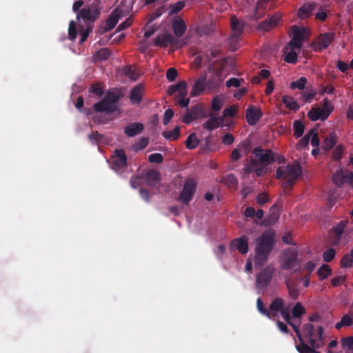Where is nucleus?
<instances>
[{
  "instance_id": "f257e3e1",
  "label": "nucleus",
  "mask_w": 353,
  "mask_h": 353,
  "mask_svg": "<svg viewBox=\"0 0 353 353\" xmlns=\"http://www.w3.org/2000/svg\"><path fill=\"white\" fill-rule=\"evenodd\" d=\"M276 243V232L273 229L265 230L254 240V265L261 268L268 261Z\"/></svg>"
},
{
  "instance_id": "f03ea898",
  "label": "nucleus",
  "mask_w": 353,
  "mask_h": 353,
  "mask_svg": "<svg viewBox=\"0 0 353 353\" xmlns=\"http://www.w3.org/2000/svg\"><path fill=\"white\" fill-rule=\"evenodd\" d=\"M103 6L101 0H90L77 14V20L82 19L85 25L93 26L101 16Z\"/></svg>"
},
{
  "instance_id": "7ed1b4c3",
  "label": "nucleus",
  "mask_w": 353,
  "mask_h": 353,
  "mask_svg": "<svg viewBox=\"0 0 353 353\" xmlns=\"http://www.w3.org/2000/svg\"><path fill=\"white\" fill-rule=\"evenodd\" d=\"M323 329L321 326H318L316 329L310 323H306L303 327V339L306 343H309L310 348L316 350L323 345L322 336Z\"/></svg>"
},
{
  "instance_id": "20e7f679",
  "label": "nucleus",
  "mask_w": 353,
  "mask_h": 353,
  "mask_svg": "<svg viewBox=\"0 0 353 353\" xmlns=\"http://www.w3.org/2000/svg\"><path fill=\"white\" fill-rule=\"evenodd\" d=\"M274 268L268 266L263 268L256 275L255 288L259 294L263 293L271 283Z\"/></svg>"
},
{
  "instance_id": "39448f33",
  "label": "nucleus",
  "mask_w": 353,
  "mask_h": 353,
  "mask_svg": "<svg viewBox=\"0 0 353 353\" xmlns=\"http://www.w3.org/2000/svg\"><path fill=\"white\" fill-rule=\"evenodd\" d=\"M196 190V183L194 179H187L185 181L182 190L177 198V201L183 205H189L190 202L193 199Z\"/></svg>"
},
{
  "instance_id": "423d86ee",
  "label": "nucleus",
  "mask_w": 353,
  "mask_h": 353,
  "mask_svg": "<svg viewBox=\"0 0 353 353\" xmlns=\"http://www.w3.org/2000/svg\"><path fill=\"white\" fill-rule=\"evenodd\" d=\"M302 174V169L300 164L297 162L289 164L286 167L285 181L283 183V187L288 188L294 184L296 179Z\"/></svg>"
},
{
  "instance_id": "0eeeda50",
  "label": "nucleus",
  "mask_w": 353,
  "mask_h": 353,
  "mask_svg": "<svg viewBox=\"0 0 353 353\" xmlns=\"http://www.w3.org/2000/svg\"><path fill=\"white\" fill-rule=\"evenodd\" d=\"M127 156L123 150H116L112 157L111 168L117 174H122L127 168Z\"/></svg>"
},
{
  "instance_id": "6e6552de",
  "label": "nucleus",
  "mask_w": 353,
  "mask_h": 353,
  "mask_svg": "<svg viewBox=\"0 0 353 353\" xmlns=\"http://www.w3.org/2000/svg\"><path fill=\"white\" fill-rule=\"evenodd\" d=\"M299 263L298 254L294 248H287L283 252L281 268L290 270Z\"/></svg>"
},
{
  "instance_id": "1a4fd4ad",
  "label": "nucleus",
  "mask_w": 353,
  "mask_h": 353,
  "mask_svg": "<svg viewBox=\"0 0 353 353\" xmlns=\"http://www.w3.org/2000/svg\"><path fill=\"white\" fill-rule=\"evenodd\" d=\"M252 153L258 158L259 163L268 165L276 161L274 152L272 150H264L260 147L255 148Z\"/></svg>"
},
{
  "instance_id": "9d476101",
  "label": "nucleus",
  "mask_w": 353,
  "mask_h": 353,
  "mask_svg": "<svg viewBox=\"0 0 353 353\" xmlns=\"http://www.w3.org/2000/svg\"><path fill=\"white\" fill-rule=\"evenodd\" d=\"M334 39V34L333 32H325L321 34L316 42H313L312 46L316 52L321 51L326 49L333 42Z\"/></svg>"
},
{
  "instance_id": "9b49d317",
  "label": "nucleus",
  "mask_w": 353,
  "mask_h": 353,
  "mask_svg": "<svg viewBox=\"0 0 353 353\" xmlns=\"http://www.w3.org/2000/svg\"><path fill=\"white\" fill-rule=\"evenodd\" d=\"M332 181L338 187H341L345 183L353 186V172L351 171L344 172L342 170H338L332 175Z\"/></svg>"
},
{
  "instance_id": "f8f14e48",
  "label": "nucleus",
  "mask_w": 353,
  "mask_h": 353,
  "mask_svg": "<svg viewBox=\"0 0 353 353\" xmlns=\"http://www.w3.org/2000/svg\"><path fill=\"white\" fill-rule=\"evenodd\" d=\"M292 38L288 43L291 49H300L304 41L305 28L293 26Z\"/></svg>"
},
{
  "instance_id": "ddd939ff",
  "label": "nucleus",
  "mask_w": 353,
  "mask_h": 353,
  "mask_svg": "<svg viewBox=\"0 0 353 353\" xmlns=\"http://www.w3.org/2000/svg\"><path fill=\"white\" fill-rule=\"evenodd\" d=\"M288 324L290 326H292V327L293 328L294 331L296 334L297 337L299 339V344L296 345V348L297 351L299 353H309L310 352H311V350L312 349H311L310 347V346L307 343H305V341L303 339V336L300 333V330H299V327L300 321H299L298 325H296L292 321L290 323H288Z\"/></svg>"
},
{
  "instance_id": "4468645a",
  "label": "nucleus",
  "mask_w": 353,
  "mask_h": 353,
  "mask_svg": "<svg viewBox=\"0 0 353 353\" xmlns=\"http://www.w3.org/2000/svg\"><path fill=\"white\" fill-rule=\"evenodd\" d=\"M244 27H245V23L243 21H240L235 16H232L231 17V28L232 30V35L230 38V42L237 40L238 37L243 32Z\"/></svg>"
},
{
  "instance_id": "2eb2a0df",
  "label": "nucleus",
  "mask_w": 353,
  "mask_h": 353,
  "mask_svg": "<svg viewBox=\"0 0 353 353\" xmlns=\"http://www.w3.org/2000/svg\"><path fill=\"white\" fill-rule=\"evenodd\" d=\"M262 115L261 111L252 105H248L245 112L246 121L250 125H254Z\"/></svg>"
},
{
  "instance_id": "dca6fc26",
  "label": "nucleus",
  "mask_w": 353,
  "mask_h": 353,
  "mask_svg": "<svg viewBox=\"0 0 353 353\" xmlns=\"http://www.w3.org/2000/svg\"><path fill=\"white\" fill-rule=\"evenodd\" d=\"M230 249L232 250H238L242 254H245L248 252V239L245 236L234 239L231 241Z\"/></svg>"
},
{
  "instance_id": "f3484780",
  "label": "nucleus",
  "mask_w": 353,
  "mask_h": 353,
  "mask_svg": "<svg viewBox=\"0 0 353 353\" xmlns=\"http://www.w3.org/2000/svg\"><path fill=\"white\" fill-rule=\"evenodd\" d=\"M204 117H209V119L203 124V128L210 131L220 127L223 122V117H216L212 113L206 114Z\"/></svg>"
},
{
  "instance_id": "a211bd4d",
  "label": "nucleus",
  "mask_w": 353,
  "mask_h": 353,
  "mask_svg": "<svg viewBox=\"0 0 353 353\" xmlns=\"http://www.w3.org/2000/svg\"><path fill=\"white\" fill-rule=\"evenodd\" d=\"M348 223V221H341L336 226L333 228L334 236L332 241L333 245H338L341 243L342 237L345 239V229Z\"/></svg>"
},
{
  "instance_id": "6ab92c4d",
  "label": "nucleus",
  "mask_w": 353,
  "mask_h": 353,
  "mask_svg": "<svg viewBox=\"0 0 353 353\" xmlns=\"http://www.w3.org/2000/svg\"><path fill=\"white\" fill-rule=\"evenodd\" d=\"M145 183L152 190L154 188H159L161 182L160 172L156 170H150L145 174Z\"/></svg>"
},
{
  "instance_id": "aec40b11",
  "label": "nucleus",
  "mask_w": 353,
  "mask_h": 353,
  "mask_svg": "<svg viewBox=\"0 0 353 353\" xmlns=\"http://www.w3.org/2000/svg\"><path fill=\"white\" fill-rule=\"evenodd\" d=\"M144 87L142 84H137L133 87L130 92L129 99L132 105H139L141 102Z\"/></svg>"
},
{
  "instance_id": "412c9836",
  "label": "nucleus",
  "mask_w": 353,
  "mask_h": 353,
  "mask_svg": "<svg viewBox=\"0 0 353 353\" xmlns=\"http://www.w3.org/2000/svg\"><path fill=\"white\" fill-rule=\"evenodd\" d=\"M119 18L120 14L117 9L112 12L109 18L106 20L105 26L100 28L99 31L101 33H104L113 29L118 23Z\"/></svg>"
},
{
  "instance_id": "4be33fe9",
  "label": "nucleus",
  "mask_w": 353,
  "mask_h": 353,
  "mask_svg": "<svg viewBox=\"0 0 353 353\" xmlns=\"http://www.w3.org/2000/svg\"><path fill=\"white\" fill-rule=\"evenodd\" d=\"M94 111L96 112L113 113L117 110V107H113L107 99H103L93 105Z\"/></svg>"
},
{
  "instance_id": "5701e85b",
  "label": "nucleus",
  "mask_w": 353,
  "mask_h": 353,
  "mask_svg": "<svg viewBox=\"0 0 353 353\" xmlns=\"http://www.w3.org/2000/svg\"><path fill=\"white\" fill-rule=\"evenodd\" d=\"M315 7V3H304L297 10L296 15L300 19H305L312 15Z\"/></svg>"
},
{
  "instance_id": "b1692460",
  "label": "nucleus",
  "mask_w": 353,
  "mask_h": 353,
  "mask_svg": "<svg viewBox=\"0 0 353 353\" xmlns=\"http://www.w3.org/2000/svg\"><path fill=\"white\" fill-rule=\"evenodd\" d=\"M144 125L141 123L134 122L128 125L125 129L124 132L126 136L133 137L143 132Z\"/></svg>"
},
{
  "instance_id": "393cba45",
  "label": "nucleus",
  "mask_w": 353,
  "mask_h": 353,
  "mask_svg": "<svg viewBox=\"0 0 353 353\" xmlns=\"http://www.w3.org/2000/svg\"><path fill=\"white\" fill-rule=\"evenodd\" d=\"M269 307L272 312V319H275L277 313H280L285 307V301L282 298L277 297L272 301Z\"/></svg>"
},
{
  "instance_id": "a878e982",
  "label": "nucleus",
  "mask_w": 353,
  "mask_h": 353,
  "mask_svg": "<svg viewBox=\"0 0 353 353\" xmlns=\"http://www.w3.org/2000/svg\"><path fill=\"white\" fill-rule=\"evenodd\" d=\"M205 80L206 75H201L196 79L190 92L192 97L199 96L204 90Z\"/></svg>"
},
{
  "instance_id": "bb28decb",
  "label": "nucleus",
  "mask_w": 353,
  "mask_h": 353,
  "mask_svg": "<svg viewBox=\"0 0 353 353\" xmlns=\"http://www.w3.org/2000/svg\"><path fill=\"white\" fill-rule=\"evenodd\" d=\"M286 286L290 297L292 300L297 299L300 294L299 289V281L294 279L288 280L286 281Z\"/></svg>"
},
{
  "instance_id": "cd10ccee",
  "label": "nucleus",
  "mask_w": 353,
  "mask_h": 353,
  "mask_svg": "<svg viewBox=\"0 0 353 353\" xmlns=\"http://www.w3.org/2000/svg\"><path fill=\"white\" fill-rule=\"evenodd\" d=\"M172 28L175 36L181 37L184 34L186 30V25L184 21L180 19L174 21Z\"/></svg>"
},
{
  "instance_id": "c85d7f7f",
  "label": "nucleus",
  "mask_w": 353,
  "mask_h": 353,
  "mask_svg": "<svg viewBox=\"0 0 353 353\" xmlns=\"http://www.w3.org/2000/svg\"><path fill=\"white\" fill-rule=\"evenodd\" d=\"M278 18L272 17L268 19L261 21L258 26V29L263 31H268L277 25Z\"/></svg>"
},
{
  "instance_id": "c756f323",
  "label": "nucleus",
  "mask_w": 353,
  "mask_h": 353,
  "mask_svg": "<svg viewBox=\"0 0 353 353\" xmlns=\"http://www.w3.org/2000/svg\"><path fill=\"white\" fill-rule=\"evenodd\" d=\"M336 143V136L335 133H330L323 141L322 148L325 150H330Z\"/></svg>"
},
{
  "instance_id": "7c9ffc66",
  "label": "nucleus",
  "mask_w": 353,
  "mask_h": 353,
  "mask_svg": "<svg viewBox=\"0 0 353 353\" xmlns=\"http://www.w3.org/2000/svg\"><path fill=\"white\" fill-rule=\"evenodd\" d=\"M282 101L290 110L296 111L299 109L297 102L290 96L284 95L282 97Z\"/></svg>"
},
{
  "instance_id": "2f4dec72",
  "label": "nucleus",
  "mask_w": 353,
  "mask_h": 353,
  "mask_svg": "<svg viewBox=\"0 0 353 353\" xmlns=\"http://www.w3.org/2000/svg\"><path fill=\"white\" fill-rule=\"evenodd\" d=\"M341 267L343 268H352L353 266V249L350 253L345 254L340 261Z\"/></svg>"
},
{
  "instance_id": "473e14b6",
  "label": "nucleus",
  "mask_w": 353,
  "mask_h": 353,
  "mask_svg": "<svg viewBox=\"0 0 353 353\" xmlns=\"http://www.w3.org/2000/svg\"><path fill=\"white\" fill-rule=\"evenodd\" d=\"M256 308L259 312L268 318L272 319V312L270 311V308L268 309L261 298L256 299Z\"/></svg>"
},
{
  "instance_id": "72a5a7b5",
  "label": "nucleus",
  "mask_w": 353,
  "mask_h": 353,
  "mask_svg": "<svg viewBox=\"0 0 353 353\" xmlns=\"http://www.w3.org/2000/svg\"><path fill=\"white\" fill-rule=\"evenodd\" d=\"M265 10L266 8H258L257 2L253 12L249 14L250 20L256 21L262 18L265 15Z\"/></svg>"
},
{
  "instance_id": "f704fd0d",
  "label": "nucleus",
  "mask_w": 353,
  "mask_h": 353,
  "mask_svg": "<svg viewBox=\"0 0 353 353\" xmlns=\"http://www.w3.org/2000/svg\"><path fill=\"white\" fill-rule=\"evenodd\" d=\"M200 143V140L196 137L195 133L190 134L185 142V147L188 150H193Z\"/></svg>"
},
{
  "instance_id": "c9c22d12",
  "label": "nucleus",
  "mask_w": 353,
  "mask_h": 353,
  "mask_svg": "<svg viewBox=\"0 0 353 353\" xmlns=\"http://www.w3.org/2000/svg\"><path fill=\"white\" fill-rule=\"evenodd\" d=\"M317 274L319 280L323 281L332 274V269L328 265L323 264L317 270Z\"/></svg>"
},
{
  "instance_id": "e433bc0d",
  "label": "nucleus",
  "mask_w": 353,
  "mask_h": 353,
  "mask_svg": "<svg viewBox=\"0 0 353 353\" xmlns=\"http://www.w3.org/2000/svg\"><path fill=\"white\" fill-rule=\"evenodd\" d=\"M190 113L194 117L195 119H197L199 117H204L205 114V110L203 108V106L200 104H196L192 107L190 110H188Z\"/></svg>"
},
{
  "instance_id": "4c0bfd02",
  "label": "nucleus",
  "mask_w": 353,
  "mask_h": 353,
  "mask_svg": "<svg viewBox=\"0 0 353 353\" xmlns=\"http://www.w3.org/2000/svg\"><path fill=\"white\" fill-rule=\"evenodd\" d=\"M259 165V161L255 159H250L248 162L245 165L243 168V172L245 175L250 174L251 172L255 170Z\"/></svg>"
},
{
  "instance_id": "58836bf2",
  "label": "nucleus",
  "mask_w": 353,
  "mask_h": 353,
  "mask_svg": "<svg viewBox=\"0 0 353 353\" xmlns=\"http://www.w3.org/2000/svg\"><path fill=\"white\" fill-rule=\"evenodd\" d=\"M162 135L167 139L176 141L180 136V128L176 126L173 130L165 131L163 132Z\"/></svg>"
},
{
  "instance_id": "ea45409f",
  "label": "nucleus",
  "mask_w": 353,
  "mask_h": 353,
  "mask_svg": "<svg viewBox=\"0 0 353 353\" xmlns=\"http://www.w3.org/2000/svg\"><path fill=\"white\" fill-rule=\"evenodd\" d=\"M185 5V3L183 1H180L170 5L168 8L169 15H173L179 13L184 8Z\"/></svg>"
},
{
  "instance_id": "a19ab883",
  "label": "nucleus",
  "mask_w": 353,
  "mask_h": 353,
  "mask_svg": "<svg viewBox=\"0 0 353 353\" xmlns=\"http://www.w3.org/2000/svg\"><path fill=\"white\" fill-rule=\"evenodd\" d=\"M306 83V77H301L297 81H292L290 84V87L293 90L298 89L302 90L305 88Z\"/></svg>"
},
{
  "instance_id": "79ce46f5",
  "label": "nucleus",
  "mask_w": 353,
  "mask_h": 353,
  "mask_svg": "<svg viewBox=\"0 0 353 353\" xmlns=\"http://www.w3.org/2000/svg\"><path fill=\"white\" fill-rule=\"evenodd\" d=\"M293 128H294V136L296 137H300L303 135L304 132V125L299 120H296L293 123Z\"/></svg>"
},
{
  "instance_id": "37998d69",
  "label": "nucleus",
  "mask_w": 353,
  "mask_h": 353,
  "mask_svg": "<svg viewBox=\"0 0 353 353\" xmlns=\"http://www.w3.org/2000/svg\"><path fill=\"white\" fill-rule=\"evenodd\" d=\"M305 313V310L299 302H297L292 309V314L294 318H300Z\"/></svg>"
},
{
  "instance_id": "c03bdc74",
  "label": "nucleus",
  "mask_w": 353,
  "mask_h": 353,
  "mask_svg": "<svg viewBox=\"0 0 353 353\" xmlns=\"http://www.w3.org/2000/svg\"><path fill=\"white\" fill-rule=\"evenodd\" d=\"M186 87H187V83L185 81H180L176 84L171 85L168 90V94L169 95H172L173 94L178 92V91L180 89L186 88Z\"/></svg>"
},
{
  "instance_id": "a18cd8bd",
  "label": "nucleus",
  "mask_w": 353,
  "mask_h": 353,
  "mask_svg": "<svg viewBox=\"0 0 353 353\" xmlns=\"http://www.w3.org/2000/svg\"><path fill=\"white\" fill-rule=\"evenodd\" d=\"M85 28H84L83 26L81 27V30L80 32V33H81V38H80V41H79L80 43H82L84 41H85L89 36L90 32H91L93 30L94 26L85 25Z\"/></svg>"
},
{
  "instance_id": "49530a36",
  "label": "nucleus",
  "mask_w": 353,
  "mask_h": 353,
  "mask_svg": "<svg viewBox=\"0 0 353 353\" xmlns=\"http://www.w3.org/2000/svg\"><path fill=\"white\" fill-rule=\"evenodd\" d=\"M103 99H107L111 105H113V107H117L120 96L115 92H108Z\"/></svg>"
},
{
  "instance_id": "de8ad7c7",
  "label": "nucleus",
  "mask_w": 353,
  "mask_h": 353,
  "mask_svg": "<svg viewBox=\"0 0 353 353\" xmlns=\"http://www.w3.org/2000/svg\"><path fill=\"white\" fill-rule=\"evenodd\" d=\"M165 8L164 6H161L157 8L154 12H152L149 16L148 23H151L152 21L156 20L159 17H160L163 13L165 12Z\"/></svg>"
},
{
  "instance_id": "09e8293b",
  "label": "nucleus",
  "mask_w": 353,
  "mask_h": 353,
  "mask_svg": "<svg viewBox=\"0 0 353 353\" xmlns=\"http://www.w3.org/2000/svg\"><path fill=\"white\" fill-rule=\"evenodd\" d=\"M124 74L130 79L136 81L139 78L137 72L132 68L131 65H127L123 68Z\"/></svg>"
},
{
  "instance_id": "8fccbe9b",
  "label": "nucleus",
  "mask_w": 353,
  "mask_h": 353,
  "mask_svg": "<svg viewBox=\"0 0 353 353\" xmlns=\"http://www.w3.org/2000/svg\"><path fill=\"white\" fill-rule=\"evenodd\" d=\"M110 50L107 48H104L97 51V52L96 53V57L99 60L105 61L110 57Z\"/></svg>"
},
{
  "instance_id": "3c124183",
  "label": "nucleus",
  "mask_w": 353,
  "mask_h": 353,
  "mask_svg": "<svg viewBox=\"0 0 353 353\" xmlns=\"http://www.w3.org/2000/svg\"><path fill=\"white\" fill-rule=\"evenodd\" d=\"M294 50V49H292ZM297 58L298 55L297 53L294 51L291 50L288 52H286L284 57V61L289 63H296L297 62Z\"/></svg>"
},
{
  "instance_id": "603ef678",
  "label": "nucleus",
  "mask_w": 353,
  "mask_h": 353,
  "mask_svg": "<svg viewBox=\"0 0 353 353\" xmlns=\"http://www.w3.org/2000/svg\"><path fill=\"white\" fill-rule=\"evenodd\" d=\"M336 252L333 248L326 250L323 254V259L325 262H331L335 257Z\"/></svg>"
},
{
  "instance_id": "864d4df0",
  "label": "nucleus",
  "mask_w": 353,
  "mask_h": 353,
  "mask_svg": "<svg viewBox=\"0 0 353 353\" xmlns=\"http://www.w3.org/2000/svg\"><path fill=\"white\" fill-rule=\"evenodd\" d=\"M77 32L76 29V23L74 21H71L68 28V38L71 41H74L77 38Z\"/></svg>"
},
{
  "instance_id": "5fc2aeb1",
  "label": "nucleus",
  "mask_w": 353,
  "mask_h": 353,
  "mask_svg": "<svg viewBox=\"0 0 353 353\" xmlns=\"http://www.w3.org/2000/svg\"><path fill=\"white\" fill-rule=\"evenodd\" d=\"M163 39H165V43H166L167 46L168 44L176 46V47L181 46V45H179V40L170 34H164Z\"/></svg>"
},
{
  "instance_id": "6e6d98bb",
  "label": "nucleus",
  "mask_w": 353,
  "mask_h": 353,
  "mask_svg": "<svg viewBox=\"0 0 353 353\" xmlns=\"http://www.w3.org/2000/svg\"><path fill=\"white\" fill-rule=\"evenodd\" d=\"M341 345L343 347H346L350 350H353V336H349L346 337H343L341 340Z\"/></svg>"
},
{
  "instance_id": "4d7b16f0",
  "label": "nucleus",
  "mask_w": 353,
  "mask_h": 353,
  "mask_svg": "<svg viewBox=\"0 0 353 353\" xmlns=\"http://www.w3.org/2000/svg\"><path fill=\"white\" fill-rule=\"evenodd\" d=\"M313 133V129L310 130V131L299 141L298 146L300 148H303L307 146L310 136Z\"/></svg>"
},
{
  "instance_id": "13d9d810",
  "label": "nucleus",
  "mask_w": 353,
  "mask_h": 353,
  "mask_svg": "<svg viewBox=\"0 0 353 353\" xmlns=\"http://www.w3.org/2000/svg\"><path fill=\"white\" fill-rule=\"evenodd\" d=\"M343 152L344 148L343 145L336 146L332 152V159L335 161H339L343 157Z\"/></svg>"
},
{
  "instance_id": "bf43d9fd",
  "label": "nucleus",
  "mask_w": 353,
  "mask_h": 353,
  "mask_svg": "<svg viewBox=\"0 0 353 353\" xmlns=\"http://www.w3.org/2000/svg\"><path fill=\"white\" fill-rule=\"evenodd\" d=\"M316 95V92L312 89L307 88V90L303 93L302 98L304 102L312 100Z\"/></svg>"
},
{
  "instance_id": "052dcab7",
  "label": "nucleus",
  "mask_w": 353,
  "mask_h": 353,
  "mask_svg": "<svg viewBox=\"0 0 353 353\" xmlns=\"http://www.w3.org/2000/svg\"><path fill=\"white\" fill-rule=\"evenodd\" d=\"M88 92L92 93L98 97H101L103 94V90L99 84H92L88 89Z\"/></svg>"
},
{
  "instance_id": "680f3d73",
  "label": "nucleus",
  "mask_w": 353,
  "mask_h": 353,
  "mask_svg": "<svg viewBox=\"0 0 353 353\" xmlns=\"http://www.w3.org/2000/svg\"><path fill=\"white\" fill-rule=\"evenodd\" d=\"M223 101L218 97L212 99L211 109L214 112H218L222 108Z\"/></svg>"
},
{
  "instance_id": "e2e57ef3",
  "label": "nucleus",
  "mask_w": 353,
  "mask_h": 353,
  "mask_svg": "<svg viewBox=\"0 0 353 353\" xmlns=\"http://www.w3.org/2000/svg\"><path fill=\"white\" fill-rule=\"evenodd\" d=\"M163 161V157L161 153H153L148 157L150 163H161Z\"/></svg>"
},
{
  "instance_id": "0e129e2a",
  "label": "nucleus",
  "mask_w": 353,
  "mask_h": 353,
  "mask_svg": "<svg viewBox=\"0 0 353 353\" xmlns=\"http://www.w3.org/2000/svg\"><path fill=\"white\" fill-rule=\"evenodd\" d=\"M149 143V139L148 137H141L137 142L135 143V147L137 150H142L147 147Z\"/></svg>"
},
{
  "instance_id": "69168bd1",
  "label": "nucleus",
  "mask_w": 353,
  "mask_h": 353,
  "mask_svg": "<svg viewBox=\"0 0 353 353\" xmlns=\"http://www.w3.org/2000/svg\"><path fill=\"white\" fill-rule=\"evenodd\" d=\"M307 117L312 121H316L321 118L319 114V111L318 110V108H312L307 112Z\"/></svg>"
},
{
  "instance_id": "338daca9",
  "label": "nucleus",
  "mask_w": 353,
  "mask_h": 353,
  "mask_svg": "<svg viewBox=\"0 0 353 353\" xmlns=\"http://www.w3.org/2000/svg\"><path fill=\"white\" fill-rule=\"evenodd\" d=\"M178 76L177 70L174 68H170L166 72V78L169 81H173Z\"/></svg>"
},
{
  "instance_id": "774afa93",
  "label": "nucleus",
  "mask_w": 353,
  "mask_h": 353,
  "mask_svg": "<svg viewBox=\"0 0 353 353\" xmlns=\"http://www.w3.org/2000/svg\"><path fill=\"white\" fill-rule=\"evenodd\" d=\"M341 320L345 326L353 325V316L350 314H345Z\"/></svg>"
}]
</instances>
